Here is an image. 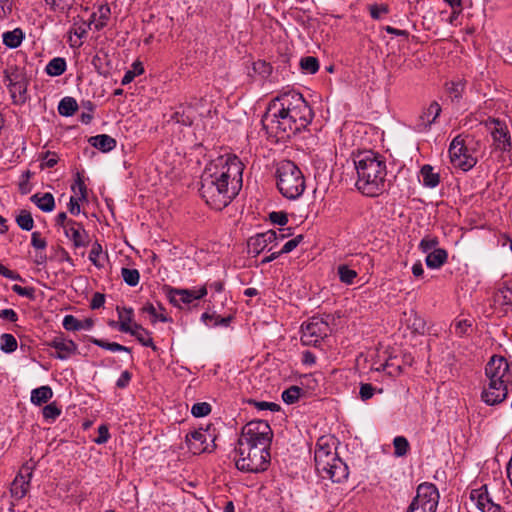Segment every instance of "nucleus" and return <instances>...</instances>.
Masks as SVG:
<instances>
[{"instance_id": "nucleus-27", "label": "nucleus", "mask_w": 512, "mask_h": 512, "mask_svg": "<svg viewBox=\"0 0 512 512\" xmlns=\"http://www.w3.org/2000/svg\"><path fill=\"white\" fill-rule=\"evenodd\" d=\"M420 176L422 177L423 185L428 188H435L440 182L439 173L434 172V168L428 164L422 166Z\"/></svg>"}, {"instance_id": "nucleus-58", "label": "nucleus", "mask_w": 512, "mask_h": 512, "mask_svg": "<svg viewBox=\"0 0 512 512\" xmlns=\"http://www.w3.org/2000/svg\"><path fill=\"white\" fill-rule=\"evenodd\" d=\"M131 378L132 374L129 371H123L116 381V386L120 389L126 388L129 385Z\"/></svg>"}, {"instance_id": "nucleus-41", "label": "nucleus", "mask_w": 512, "mask_h": 512, "mask_svg": "<svg viewBox=\"0 0 512 512\" xmlns=\"http://www.w3.org/2000/svg\"><path fill=\"white\" fill-rule=\"evenodd\" d=\"M42 413H43L44 419L47 422L52 423L56 420V418H58L60 416L61 409L57 406V404L55 402H53V403L46 405L43 408Z\"/></svg>"}, {"instance_id": "nucleus-7", "label": "nucleus", "mask_w": 512, "mask_h": 512, "mask_svg": "<svg viewBox=\"0 0 512 512\" xmlns=\"http://www.w3.org/2000/svg\"><path fill=\"white\" fill-rule=\"evenodd\" d=\"M315 464L317 471L324 474L323 477L335 483L343 482L349 475L347 465L335 453L323 447L315 451Z\"/></svg>"}, {"instance_id": "nucleus-40", "label": "nucleus", "mask_w": 512, "mask_h": 512, "mask_svg": "<svg viewBox=\"0 0 512 512\" xmlns=\"http://www.w3.org/2000/svg\"><path fill=\"white\" fill-rule=\"evenodd\" d=\"M394 455L397 457H403L407 454L410 445L408 440L404 436H397L393 440Z\"/></svg>"}, {"instance_id": "nucleus-52", "label": "nucleus", "mask_w": 512, "mask_h": 512, "mask_svg": "<svg viewBox=\"0 0 512 512\" xmlns=\"http://www.w3.org/2000/svg\"><path fill=\"white\" fill-rule=\"evenodd\" d=\"M269 219L273 224L284 226L288 222V216L282 211H273L269 214Z\"/></svg>"}, {"instance_id": "nucleus-13", "label": "nucleus", "mask_w": 512, "mask_h": 512, "mask_svg": "<svg viewBox=\"0 0 512 512\" xmlns=\"http://www.w3.org/2000/svg\"><path fill=\"white\" fill-rule=\"evenodd\" d=\"M35 463L30 461L26 462L19 470L15 479L11 484V495L13 498L20 500L27 495L30 489V481L33 476Z\"/></svg>"}, {"instance_id": "nucleus-63", "label": "nucleus", "mask_w": 512, "mask_h": 512, "mask_svg": "<svg viewBox=\"0 0 512 512\" xmlns=\"http://www.w3.org/2000/svg\"><path fill=\"white\" fill-rule=\"evenodd\" d=\"M102 252V247L100 244L98 243H95L93 246H92V249L90 250L89 252V260L95 265V266H99L98 263H97V259L98 257L100 256Z\"/></svg>"}, {"instance_id": "nucleus-24", "label": "nucleus", "mask_w": 512, "mask_h": 512, "mask_svg": "<svg viewBox=\"0 0 512 512\" xmlns=\"http://www.w3.org/2000/svg\"><path fill=\"white\" fill-rule=\"evenodd\" d=\"M25 38V33L19 27L2 34V42L9 49L18 48Z\"/></svg>"}, {"instance_id": "nucleus-39", "label": "nucleus", "mask_w": 512, "mask_h": 512, "mask_svg": "<svg viewBox=\"0 0 512 512\" xmlns=\"http://www.w3.org/2000/svg\"><path fill=\"white\" fill-rule=\"evenodd\" d=\"M302 392L300 387L293 385L282 392V400L286 404H294L299 400Z\"/></svg>"}, {"instance_id": "nucleus-45", "label": "nucleus", "mask_w": 512, "mask_h": 512, "mask_svg": "<svg viewBox=\"0 0 512 512\" xmlns=\"http://www.w3.org/2000/svg\"><path fill=\"white\" fill-rule=\"evenodd\" d=\"M211 412L210 404L206 402L195 403L191 408V413L195 417H204Z\"/></svg>"}, {"instance_id": "nucleus-38", "label": "nucleus", "mask_w": 512, "mask_h": 512, "mask_svg": "<svg viewBox=\"0 0 512 512\" xmlns=\"http://www.w3.org/2000/svg\"><path fill=\"white\" fill-rule=\"evenodd\" d=\"M121 276L124 282L129 286H136L140 281V273L137 269H130L123 267L121 269Z\"/></svg>"}, {"instance_id": "nucleus-64", "label": "nucleus", "mask_w": 512, "mask_h": 512, "mask_svg": "<svg viewBox=\"0 0 512 512\" xmlns=\"http://www.w3.org/2000/svg\"><path fill=\"white\" fill-rule=\"evenodd\" d=\"M57 162L58 159L54 153L46 152L43 158L42 166L52 168L57 164Z\"/></svg>"}, {"instance_id": "nucleus-49", "label": "nucleus", "mask_w": 512, "mask_h": 512, "mask_svg": "<svg viewBox=\"0 0 512 512\" xmlns=\"http://www.w3.org/2000/svg\"><path fill=\"white\" fill-rule=\"evenodd\" d=\"M191 109L183 110L182 112H176L173 118L177 123H181L186 126H190L194 122V117L190 115Z\"/></svg>"}, {"instance_id": "nucleus-15", "label": "nucleus", "mask_w": 512, "mask_h": 512, "mask_svg": "<svg viewBox=\"0 0 512 512\" xmlns=\"http://www.w3.org/2000/svg\"><path fill=\"white\" fill-rule=\"evenodd\" d=\"M470 499L481 512H503L502 507L493 501L486 485L473 489Z\"/></svg>"}, {"instance_id": "nucleus-46", "label": "nucleus", "mask_w": 512, "mask_h": 512, "mask_svg": "<svg viewBox=\"0 0 512 512\" xmlns=\"http://www.w3.org/2000/svg\"><path fill=\"white\" fill-rule=\"evenodd\" d=\"M62 325L67 331H79L81 330V321L73 315H66L63 319Z\"/></svg>"}, {"instance_id": "nucleus-59", "label": "nucleus", "mask_w": 512, "mask_h": 512, "mask_svg": "<svg viewBox=\"0 0 512 512\" xmlns=\"http://www.w3.org/2000/svg\"><path fill=\"white\" fill-rule=\"evenodd\" d=\"M0 319L8 320L10 322L18 321V314L11 308L0 310Z\"/></svg>"}, {"instance_id": "nucleus-47", "label": "nucleus", "mask_w": 512, "mask_h": 512, "mask_svg": "<svg viewBox=\"0 0 512 512\" xmlns=\"http://www.w3.org/2000/svg\"><path fill=\"white\" fill-rule=\"evenodd\" d=\"M412 316H413V319H411V318L409 319V322H410L409 327H411L413 332H415V333L424 334L425 328H426L425 321L423 320V318L418 316L416 313H414Z\"/></svg>"}, {"instance_id": "nucleus-1", "label": "nucleus", "mask_w": 512, "mask_h": 512, "mask_svg": "<svg viewBox=\"0 0 512 512\" xmlns=\"http://www.w3.org/2000/svg\"><path fill=\"white\" fill-rule=\"evenodd\" d=\"M243 164L236 155L225 154L211 160L201 175L199 192L215 210L225 208L242 187Z\"/></svg>"}, {"instance_id": "nucleus-29", "label": "nucleus", "mask_w": 512, "mask_h": 512, "mask_svg": "<svg viewBox=\"0 0 512 512\" xmlns=\"http://www.w3.org/2000/svg\"><path fill=\"white\" fill-rule=\"evenodd\" d=\"M67 68L66 60L62 57H55L51 59L45 67V72L49 76H60L62 75Z\"/></svg>"}, {"instance_id": "nucleus-17", "label": "nucleus", "mask_w": 512, "mask_h": 512, "mask_svg": "<svg viewBox=\"0 0 512 512\" xmlns=\"http://www.w3.org/2000/svg\"><path fill=\"white\" fill-rule=\"evenodd\" d=\"M273 242H277V232L269 230L259 233L248 240L249 253L258 256L267 246Z\"/></svg>"}, {"instance_id": "nucleus-3", "label": "nucleus", "mask_w": 512, "mask_h": 512, "mask_svg": "<svg viewBox=\"0 0 512 512\" xmlns=\"http://www.w3.org/2000/svg\"><path fill=\"white\" fill-rule=\"evenodd\" d=\"M357 173L356 188L369 197L381 195L386 189V163L371 150L358 153L354 158Z\"/></svg>"}, {"instance_id": "nucleus-14", "label": "nucleus", "mask_w": 512, "mask_h": 512, "mask_svg": "<svg viewBox=\"0 0 512 512\" xmlns=\"http://www.w3.org/2000/svg\"><path fill=\"white\" fill-rule=\"evenodd\" d=\"M486 126L491 132L495 147L501 151H509L511 138L505 124L493 118L486 122Z\"/></svg>"}, {"instance_id": "nucleus-36", "label": "nucleus", "mask_w": 512, "mask_h": 512, "mask_svg": "<svg viewBox=\"0 0 512 512\" xmlns=\"http://www.w3.org/2000/svg\"><path fill=\"white\" fill-rule=\"evenodd\" d=\"M0 348L5 353H12L17 349V340L12 334L4 333L0 336Z\"/></svg>"}, {"instance_id": "nucleus-26", "label": "nucleus", "mask_w": 512, "mask_h": 512, "mask_svg": "<svg viewBox=\"0 0 512 512\" xmlns=\"http://www.w3.org/2000/svg\"><path fill=\"white\" fill-rule=\"evenodd\" d=\"M30 200L43 212H51L55 208V200L51 193H36Z\"/></svg>"}, {"instance_id": "nucleus-18", "label": "nucleus", "mask_w": 512, "mask_h": 512, "mask_svg": "<svg viewBox=\"0 0 512 512\" xmlns=\"http://www.w3.org/2000/svg\"><path fill=\"white\" fill-rule=\"evenodd\" d=\"M65 236L69 238L76 248L85 247L89 243V236L83 225L70 219L64 229Z\"/></svg>"}, {"instance_id": "nucleus-25", "label": "nucleus", "mask_w": 512, "mask_h": 512, "mask_svg": "<svg viewBox=\"0 0 512 512\" xmlns=\"http://www.w3.org/2000/svg\"><path fill=\"white\" fill-rule=\"evenodd\" d=\"M448 259V253L445 249L438 248L429 252L426 256L425 262L430 269H439L443 266Z\"/></svg>"}, {"instance_id": "nucleus-20", "label": "nucleus", "mask_w": 512, "mask_h": 512, "mask_svg": "<svg viewBox=\"0 0 512 512\" xmlns=\"http://www.w3.org/2000/svg\"><path fill=\"white\" fill-rule=\"evenodd\" d=\"M48 346L57 350V354L54 356L55 358L65 360L75 355L78 351L77 344L72 341L65 339L63 337H55L49 343Z\"/></svg>"}, {"instance_id": "nucleus-4", "label": "nucleus", "mask_w": 512, "mask_h": 512, "mask_svg": "<svg viewBox=\"0 0 512 512\" xmlns=\"http://www.w3.org/2000/svg\"><path fill=\"white\" fill-rule=\"evenodd\" d=\"M489 385L482 392V399L488 405H496L504 401L508 395V385L512 384V373L503 356H493L485 368Z\"/></svg>"}, {"instance_id": "nucleus-44", "label": "nucleus", "mask_w": 512, "mask_h": 512, "mask_svg": "<svg viewBox=\"0 0 512 512\" xmlns=\"http://www.w3.org/2000/svg\"><path fill=\"white\" fill-rule=\"evenodd\" d=\"M45 3L53 11H64L69 9L73 5L74 0H45Z\"/></svg>"}, {"instance_id": "nucleus-60", "label": "nucleus", "mask_w": 512, "mask_h": 512, "mask_svg": "<svg viewBox=\"0 0 512 512\" xmlns=\"http://www.w3.org/2000/svg\"><path fill=\"white\" fill-rule=\"evenodd\" d=\"M105 303V295L99 292H96L93 294L90 307L92 309H99L101 308Z\"/></svg>"}, {"instance_id": "nucleus-54", "label": "nucleus", "mask_w": 512, "mask_h": 512, "mask_svg": "<svg viewBox=\"0 0 512 512\" xmlns=\"http://www.w3.org/2000/svg\"><path fill=\"white\" fill-rule=\"evenodd\" d=\"M31 245L37 250H45L47 247V241L41 237V233L35 231L31 235Z\"/></svg>"}, {"instance_id": "nucleus-42", "label": "nucleus", "mask_w": 512, "mask_h": 512, "mask_svg": "<svg viewBox=\"0 0 512 512\" xmlns=\"http://www.w3.org/2000/svg\"><path fill=\"white\" fill-rule=\"evenodd\" d=\"M439 244V240L435 236L427 235L425 236L419 243V249L423 253H429L433 251L434 249H438L437 246Z\"/></svg>"}, {"instance_id": "nucleus-5", "label": "nucleus", "mask_w": 512, "mask_h": 512, "mask_svg": "<svg viewBox=\"0 0 512 512\" xmlns=\"http://www.w3.org/2000/svg\"><path fill=\"white\" fill-rule=\"evenodd\" d=\"M262 124L269 133L279 138L290 137L302 130L287 110L277 102V98L269 104L262 118Z\"/></svg>"}, {"instance_id": "nucleus-50", "label": "nucleus", "mask_w": 512, "mask_h": 512, "mask_svg": "<svg viewBox=\"0 0 512 512\" xmlns=\"http://www.w3.org/2000/svg\"><path fill=\"white\" fill-rule=\"evenodd\" d=\"M464 83L461 81L451 82L448 86V93L452 99H459L464 91Z\"/></svg>"}, {"instance_id": "nucleus-43", "label": "nucleus", "mask_w": 512, "mask_h": 512, "mask_svg": "<svg viewBox=\"0 0 512 512\" xmlns=\"http://www.w3.org/2000/svg\"><path fill=\"white\" fill-rule=\"evenodd\" d=\"M71 189L76 195H79V200L87 199V187L79 173H77L76 179L71 186Z\"/></svg>"}, {"instance_id": "nucleus-23", "label": "nucleus", "mask_w": 512, "mask_h": 512, "mask_svg": "<svg viewBox=\"0 0 512 512\" xmlns=\"http://www.w3.org/2000/svg\"><path fill=\"white\" fill-rule=\"evenodd\" d=\"M88 142L91 146L100 150L103 153H108L112 151L116 147V140L107 134H100L96 136H91L88 139Z\"/></svg>"}, {"instance_id": "nucleus-28", "label": "nucleus", "mask_w": 512, "mask_h": 512, "mask_svg": "<svg viewBox=\"0 0 512 512\" xmlns=\"http://www.w3.org/2000/svg\"><path fill=\"white\" fill-rule=\"evenodd\" d=\"M53 396V391L49 386H41L33 389L31 392V402L35 405L47 403Z\"/></svg>"}, {"instance_id": "nucleus-53", "label": "nucleus", "mask_w": 512, "mask_h": 512, "mask_svg": "<svg viewBox=\"0 0 512 512\" xmlns=\"http://www.w3.org/2000/svg\"><path fill=\"white\" fill-rule=\"evenodd\" d=\"M303 240V235H297L293 239L287 241L280 250L281 254L290 253L293 251Z\"/></svg>"}, {"instance_id": "nucleus-55", "label": "nucleus", "mask_w": 512, "mask_h": 512, "mask_svg": "<svg viewBox=\"0 0 512 512\" xmlns=\"http://www.w3.org/2000/svg\"><path fill=\"white\" fill-rule=\"evenodd\" d=\"M12 290L19 296L27 297L30 299L34 298L35 289L33 287H23L15 284L12 286Z\"/></svg>"}, {"instance_id": "nucleus-37", "label": "nucleus", "mask_w": 512, "mask_h": 512, "mask_svg": "<svg viewBox=\"0 0 512 512\" xmlns=\"http://www.w3.org/2000/svg\"><path fill=\"white\" fill-rule=\"evenodd\" d=\"M301 69L308 74H315L319 70V61L316 57L306 56L300 60Z\"/></svg>"}, {"instance_id": "nucleus-57", "label": "nucleus", "mask_w": 512, "mask_h": 512, "mask_svg": "<svg viewBox=\"0 0 512 512\" xmlns=\"http://www.w3.org/2000/svg\"><path fill=\"white\" fill-rule=\"evenodd\" d=\"M110 438L109 429L106 425H100L98 427V436L94 439L97 444H104Z\"/></svg>"}, {"instance_id": "nucleus-31", "label": "nucleus", "mask_w": 512, "mask_h": 512, "mask_svg": "<svg viewBox=\"0 0 512 512\" xmlns=\"http://www.w3.org/2000/svg\"><path fill=\"white\" fill-rule=\"evenodd\" d=\"M90 341L94 345L101 347L103 349L112 351V352H128V353L131 352V349L129 347H126V346L121 345L116 342H108V341H105L102 339H97V338H92Z\"/></svg>"}, {"instance_id": "nucleus-32", "label": "nucleus", "mask_w": 512, "mask_h": 512, "mask_svg": "<svg viewBox=\"0 0 512 512\" xmlns=\"http://www.w3.org/2000/svg\"><path fill=\"white\" fill-rule=\"evenodd\" d=\"M17 225L25 231H30L34 227V220L32 214L28 210H21L16 216Z\"/></svg>"}, {"instance_id": "nucleus-10", "label": "nucleus", "mask_w": 512, "mask_h": 512, "mask_svg": "<svg viewBox=\"0 0 512 512\" xmlns=\"http://www.w3.org/2000/svg\"><path fill=\"white\" fill-rule=\"evenodd\" d=\"M439 498V491L434 484L422 483L406 512H436Z\"/></svg>"}, {"instance_id": "nucleus-30", "label": "nucleus", "mask_w": 512, "mask_h": 512, "mask_svg": "<svg viewBox=\"0 0 512 512\" xmlns=\"http://www.w3.org/2000/svg\"><path fill=\"white\" fill-rule=\"evenodd\" d=\"M78 109L77 101L73 97H64L58 105V112L61 116H72Z\"/></svg>"}, {"instance_id": "nucleus-62", "label": "nucleus", "mask_w": 512, "mask_h": 512, "mask_svg": "<svg viewBox=\"0 0 512 512\" xmlns=\"http://www.w3.org/2000/svg\"><path fill=\"white\" fill-rule=\"evenodd\" d=\"M0 275L11 280H22L21 276L0 263Z\"/></svg>"}, {"instance_id": "nucleus-22", "label": "nucleus", "mask_w": 512, "mask_h": 512, "mask_svg": "<svg viewBox=\"0 0 512 512\" xmlns=\"http://www.w3.org/2000/svg\"><path fill=\"white\" fill-rule=\"evenodd\" d=\"M120 332L134 336L145 347H151L153 350L157 349L150 336V332L138 323H133V327H128L123 323L120 327Z\"/></svg>"}, {"instance_id": "nucleus-9", "label": "nucleus", "mask_w": 512, "mask_h": 512, "mask_svg": "<svg viewBox=\"0 0 512 512\" xmlns=\"http://www.w3.org/2000/svg\"><path fill=\"white\" fill-rule=\"evenodd\" d=\"M3 81L14 105H23L27 102L29 99L28 85L30 80L24 69L17 66L5 69Z\"/></svg>"}, {"instance_id": "nucleus-34", "label": "nucleus", "mask_w": 512, "mask_h": 512, "mask_svg": "<svg viewBox=\"0 0 512 512\" xmlns=\"http://www.w3.org/2000/svg\"><path fill=\"white\" fill-rule=\"evenodd\" d=\"M119 317V328L123 323L128 327H133L134 310L131 307H119L116 308Z\"/></svg>"}, {"instance_id": "nucleus-61", "label": "nucleus", "mask_w": 512, "mask_h": 512, "mask_svg": "<svg viewBox=\"0 0 512 512\" xmlns=\"http://www.w3.org/2000/svg\"><path fill=\"white\" fill-rule=\"evenodd\" d=\"M471 323L467 320H459L455 324V334L458 336H463L467 333L470 328Z\"/></svg>"}, {"instance_id": "nucleus-51", "label": "nucleus", "mask_w": 512, "mask_h": 512, "mask_svg": "<svg viewBox=\"0 0 512 512\" xmlns=\"http://www.w3.org/2000/svg\"><path fill=\"white\" fill-rule=\"evenodd\" d=\"M249 404L253 405L258 410H270V411H279L280 410V406L274 402L249 400Z\"/></svg>"}, {"instance_id": "nucleus-33", "label": "nucleus", "mask_w": 512, "mask_h": 512, "mask_svg": "<svg viewBox=\"0 0 512 512\" xmlns=\"http://www.w3.org/2000/svg\"><path fill=\"white\" fill-rule=\"evenodd\" d=\"M337 273L339 276V279L342 283L346 285H351L354 283V280L357 277V272L353 269H350L347 265L342 264L339 265L337 268Z\"/></svg>"}, {"instance_id": "nucleus-11", "label": "nucleus", "mask_w": 512, "mask_h": 512, "mask_svg": "<svg viewBox=\"0 0 512 512\" xmlns=\"http://www.w3.org/2000/svg\"><path fill=\"white\" fill-rule=\"evenodd\" d=\"M449 155L451 163L463 171L472 169L477 163V158L469 152L468 143L461 135L456 136L450 143Z\"/></svg>"}, {"instance_id": "nucleus-16", "label": "nucleus", "mask_w": 512, "mask_h": 512, "mask_svg": "<svg viewBox=\"0 0 512 512\" xmlns=\"http://www.w3.org/2000/svg\"><path fill=\"white\" fill-rule=\"evenodd\" d=\"M213 443L214 437L207 431L195 430L186 435V444L193 454L210 452L208 440Z\"/></svg>"}, {"instance_id": "nucleus-35", "label": "nucleus", "mask_w": 512, "mask_h": 512, "mask_svg": "<svg viewBox=\"0 0 512 512\" xmlns=\"http://www.w3.org/2000/svg\"><path fill=\"white\" fill-rule=\"evenodd\" d=\"M252 70L261 79H266L272 73V66L264 60H257L252 64Z\"/></svg>"}, {"instance_id": "nucleus-48", "label": "nucleus", "mask_w": 512, "mask_h": 512, "mask_svg": "<svg viewBox=\"0 0 512 512\" xmlns=\"http://www.w3.org/2000/svg\"><path fill=\"white\" fill-rule=\"evenodd\" d=\"M369 12H370V16L374 20H379V19H381V17L384 14H387L389 12V7L386 4H381V5L372 4V5H369Z\"/></svg>"}, {"instance_id": "nucleus-8", "label": "nucleus", "mask_w": 512, "mask_h": 512, "mask_svg": "<svg viewBox=\"0 0 512 512\" xmlns=\"http://www.w3.org/2000/svg\"><path fill=\"white\" fill-rule=\"evenodd\" d=\"M276 98L277 102L287 110L300 128L305 129L311 123L314 113L302 94L289 91Z\"/></svg>"}, {"instance_id": "nucleus-6", "label": "nucleus", "mask_w": 512, "mask_h": 512, "mask_svg": "<svg viewBox=\"0 0 512 512\" xmlns=\"http://www.w3.org/2000/svg\"><path fill=\"white\" fill-rule=\"evenodd\" d=\"M276 185L287 199L299 198L305 190V179L297 165L289 160L281 161L276 168Z\"/></svg>"}, {"instance_id": "nucleus-56", "label": "nucleus", "mask_w": 512, "mask_h": 512, "mask_svg": "<svg viewBox=\"0 0 512 512\" xmlns=\"http://www.w3.org/2000/svg\"><path fill=\"white\" fill-rule=\"evenodd\" d=\"M374 392H375V388L373 387L372 384L363 383L360 386L359 395L363 401H366L373 397Z\"/></svg>"}, {"instance_id": "nucleus-12", "label": "nucleus", "mask_w": 512, "mask_h": 512, "mask_svg": "<svg viewBox=\"0 0 512 512\" xmlns=\"http://www.w3.org/2000/svg\"><path fill=\"white\" fill-rule=\"evenodd\" d=\"M327 322L318 317H312L301 326V342L305 346H317L329 333Z\"/></svg>"}, {"instance_id": "nucleus-21", "label": "nucleus", "mask_w": 512, "mask_h": 512, "mask_svg": "<svg viewBox=\"0 0 512 512\" xmlns=\"http://www.w3.org/2000/svg\"><path fill=\"white\" fill-rule=\"evenodd\" d=\"M164 291L166 292L169 302L175 307L182 308V305H189L194 301L192 290L190 289H178L166 286Z\"/></svg>"}, {"instance_id": "nucleus-19", "label": "nucleus", "mask_w": 512, "mask_h": 512, "mask_svg": "<svg viewBox=\"0 0 512 512\" xmlns=\"http://www.w3.org/2000/svg\"><path fill=\"white\" fill-rule=\"evenodd\" d=\"M441 113V107L438 102L433 101L430 105L422 112L416 123L415 129L418 132L427 131L430 126L436 121Z\"/></svg>"}, {"instance_id": "nucleus-2", "label": "nucleus", "mask_w": 512, "mask_h": 512, "mask_svg": "<svg viewBox=\"0 0 512 512\" xmlns=\"http://www.w3.org/2000/svg\"><path fill=\"white\" fill-rule=\"evenodd\" d=\"M273 433L267 421L256 420L247 423L238 440L235 450L237 469L243 472L259 473L267 470L270 464L269 447Z\"/></svg>"}]
</instances>
